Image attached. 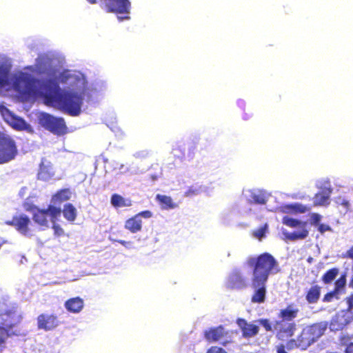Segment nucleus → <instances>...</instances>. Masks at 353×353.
Segmentation results:
<instances>
[{"instance_id":"7","label":"nucleus","mask_w":353,"mask_h":353,"mask_svg":"<svg viewBox=\"0 0 353 353\" xmlns=\"http://www.w3.org/2000/svg\"><path fill=\"white\" fill-rule=\"evenodd\" d=\"M39 81L30 74L21 73L16 77L14 82V89L22 95L30 96L37 92Z\"/></svg>"},{"instance_id":"25","label":"nucleus","mask_w":353,"mask_h":353,"mask_svg":"<svg viewBox=\"0 0 353 353\" xmlns=\"http://www.w3.org/2000/svg\"><path fill=\"white\" fill-rule=\"evenodd\" d=\"M10 66L0 61V88H4L10 83Z\"/></svg>"},{"instance_id":"42","label":"nucleus","mask_w":353,"mask_h":353,"mask_svg":"<svg viewBox=\"0 0 353 353\" xmlns=\"http://www.w3.org/2000/svg\"><path fill=\"white\" fill-rule=\"evenodd\" d=\"M346 303L347 304V307L345 310H348L349 312H352L353 309V293L351 294L349 296L345 298Z\"/></svg>"},{"instance_id":"24","label":"nucleus","mask_w":353,"mask_h":353,"mask_svg":"<svg viewBox=\"0 0 353 353\" xmlns=\"http://www.w3.org/2000/svg\"><path fill=\"white\" fill-rule=\"evenodd\" d=\"M321 288L318 285L311 286L305 294L307 302L310 304L317 303L321 296Z\"/></svg>"},{"instance_id":"51","label":"nucleus","mask_w":353,"mask_h":353,"mask_svg":"<svg viewBox=\"0 0 353 353\" xmlns=\"http://www.w3.org/2000/svg\"><path fill=\"white\" fill-rule=\"evenodd\" d=\"M90 3L94 4L96 3L97 0H87Z\"/></svg>"},{"instance_id":"30","label":"nucleus","mask_w":353,"mask_h":353,"mask_svg":"<svg viewBox=\"0 0 353 353\" xmlns=\"http://www.w3.org/2000/svg\"><path fill=\"white\" fill-rule=\"evenodd\" d=\"M339 273V268H332L325 272V273L322 276L321 280L325 284L330 283L334 280Z\"/></svg>"},{"instance_id":"49","label":"nucleus","mask_w":353,"mask_h":353,"mask_svg":"<svg viewBox=\"0 0 353 353\" xmlns=\"http://www.w3.org/2000/svg\"><path fill=\"white\" fill-rule=\"evenodd\" d=\"M339 204L343 205L346 210H347L350 206L349 201L345 199H343Z\"/></svg>"},{"instance_id":"15","label":"nucleus","mask_w":353,"mask_h":353,"mask_svg":"<svg viewBox=\"0 0 353 353\" xmlns=\"http://www.w3.org/2000/svg\"><path fill=\"white\" fill-rule=\"evenodd\" d=\"M6 223L13 226L19 232L25 236H32L30 225H32L30 218L25 214L14 216L11 221H8Z\"/></svg>"},{"instance_id":"17","label":"nucleus","mask_w":353,"mask_h":353,"mask_svg":"<svg viewBox=\"0 0 353 353\" xmlns=\"http://www.w3.org/2000/svg\"><path fill=\"white\" fill-rule=\"evenodd\" d=\"M267 282L268 281L251 280V286L254 289V292L251 296L252 303H263L265 302L267 294Z\"/></svg>"},{"instance_id":"47","label":"nucleus","mask_w":353,"mask_h":353,"mask_svg":"<svg viewBox=\"0 0 353 353\" xmlns=\"http://www.w3.org/2000/svg\"><path fill=\"white\" fill-rule=\"evenodd\" d=\"M285 348H287L286 347V345H283V344H279L276 346V352L277 353H288L286 350H285Z\"/></svg>"},{"instance_id":"18","label":"nucleus","mask_w":353,"mask_h":353,"mask_svg":"<svg viewBox=\"0 0 353 353\" xmlns=\"http://www.w3.org/2000/svg\"><path fill=\"white\" fill-rule=\"evenodd\" d=\"M236 322L241 330L242 335L244 338H252L259 332V327L256 325L248 323L245 319L239 318Z\"/></svg>"},{"instance_id":"4","label":"nucleus","mask_w":353,"mask_h":353,"mask_svg":"<svg viewBox=\"0 0 353 353\" xmlns=\"http://www.w3.org/2000/svg\"><path fill=\"white\" fill-rule=\"evenodd\" d=\"M22 317L14 308L0 313V346L12 336H19V330L14 327L21 323Z\"/></svg>"},{"instance_id":"52","label":"nucleus","mask_w":353,"mask_h":353,"mask_svg":"<svg viewBox=\"0 0 353 353\" xmlns=\"http://www.w3.org/2000/svg\"><path fill=\"white\" fill-rule=\"evenodd\" d=\"M151 179H152L153 181H154V180H156V179H157V176L152 175V176H151Z\"/></svg>"},{"instance_id":"29","label":"nucleus","mask_w":353,"mask_h":353,"mask_svg":"<svg viewBox=\"0 0 353 353\" xmlns=\"http://www.w3.org/2000/svg\"><path fill=\"white\" fill-rule=\"evenodd\" d=\"M308 230L305 228H301L300 231H294L290 233L285 234V237L290 241H296L299 239H304L308 236Z\"/></svg>"},{"instance_id":"8","label":"nucleus","mask_w":353,"mask_h":353,"mask_svg":"<svg viewBox=\"0 0 353 353\" xmlns=\"http://www.w3.org/2000/svg\"><path fill=\"white\" fill-rule=\"evenodd\" d=\"M40 124L47 130L56 135H63L67 132V126L61 117H55L48 113H42L39 117Z\"/></svg>"},{"instance_id":"32","label":"nucleus","mask_w":353,"mask_h":353,"mask_svg":"<svg viewBox=\"0 0 353 353\" xmlns=\"http://www.w3.org/2000/svg\"><path fill=\"white\" fill-rule=\"evenodd\" d=\"M16 130H23L27 128L26 122L21 118L11 117V121H7Z\"/></svg>"},{"instance_id":"6","label":"nucleus","mask_w":353,"mask_h":353,"mask_svg":"<svg viewBox=\"0 0 353 353\" xmlns=\"http://www.w3.org/2000/svg\"><path fill=\"white\" fill-rule=\"evenodd\" d=\"M100 6L105 12L115 14L119 21L130 19L131 3L129 0H100Z\"/></svg>"},{"instance_id":"46","label":"nucleus","mask_w":353,"mask_h":353,"mask_svg":"<svg viewBox=\"0 0 353 353\" xmlns=\"http://www.w3.org/2000/svg\"><path fill=\"white\" fill-rule=\"evenodd\" d=\"M352 339V336L350 335H342L339 338V341L342 344H345Z\"/></svg>"},{"instance_id":"31","label":"nucleus","mask_w":353,"mask_h":353,"mask_svg":"<svg viewBox=\"0 0 353 353\" xmlns=\"http://www.w3.org/2000/svg\"><path fill=\"white\" fill-rule=\"evenodd\" d=\"M283 223L290 228H305L307 225V222L301 221L298 219H293L289 216H284L283 218Z\"/></svg>"},{"instance_id":"36","label":"nucleus","mask_w":353,"mask_h":353,"mask_svg":"<svg viewBox=\"0 0 353 353\" xmlns=\"http://www.w3.org/2000/svg\"><path fill=\"white\" fill-rule=\"evenodd\" d=\"M70 79L79 81L74 75L71 74L69 71L65 70L60 73L58 81L61 83H66Z\"/></svg>"},{"instance_id":"28","label":"nucleus","mask_w":353,"mask_h":353,"mask_svg":"<svg viewBox=\"0 0 353 353\" xmlns=\"http://www.w3.org/2000/svg\"><path fill=\"white\" fill-rule=\"evenodd\" d=\"M330 192L331 190H329L327 192H321L315 194L314 196V205L320 206L327 205Z\"/></svg>"},{"instance_id":"13","label":"nucleus","mask_w":353,"mask_h":353,"mask_svg":"<svg viewBox=\"0 0 353 353\" xmlns=\"http://www.w3.org/2000/svg\"><path fill=\"white\" fill-rule=\"evenodd\" d=\"M353 321V312L340 310L331 319L330 329L331 331H341Z\"/></svg>"},{"instance_id":"44","label":"nucleus","mask_w":353,"mask_h":353,"mask_svg":"<svg viewBox=\"0 0 353 353\" xmlns=\"http://www.w3.org/2000/svg\"><path fill=\"white\" fill-rule=\"evenodd\" d=\"M317 226H318V230L321 234L324 233L326 231L331 230L330 227L329 225H325V224L319 223Z\"/></svg>"},{"instance_id":"41","label":"nucleus","mask_w":353,"mask_h":353,"mask_svg":"<svg viewBox=\"0 0 353 353\" xmlns=\"http://www.w3.org/2000/svg\"><path fill=\"white\" fill-rule=\"evenodd\" d=\"M321 216L317 213L311 214V223L314 225H318L321 221Z\"/></svg>"},{"instance_id":"20","label":"nucleus","mask_w":353,"mask_h":353,"mask_svg":"<svg viewBox=\"0 0 353 353\" xmlns=\"http://www.w3.org/2000/svg\"><path fill=\"white\" fill-rule=\"evenodd\" d=\"M54 175L52 166L50 164L41 163L37 174V179L41 181H47L52 179Z\"/></svg>"},{"instance_id":"2","label":"nucleus","mask_w":353,"mask_h":353,"mask_svg":"<svg viewBox=\"0 0 353 353\" xmlns=\"http://www.w3.org/2000/svg\"><path fill=\"white\" fill-rule=\"evenodd\" d=\"M327 328V324L325 322H317L305 326L296 338L288 340L287 349L306 350L324 335Z\"/></svg>"},{"instance_id":"26","label":"nucleus","mask_w":353,"mask_h":353,"mask_svg":"<svg viewBox=\"0 0 353 353\" xmlns=\"http://www.w3.org/2000/svg\"><path fill=\"white\" fill-rule=\"evenodd\" d=\"M156 200L163 210L174 209L177 207V205L173 202L172 199L167 195L158 194L156 195Z\"/></svg>"},{"instance_id":"12","label":"nucleus","mask_w":353,"mask_h":353,"mask_svg":"<svg viewBox=\"0 0 353 353\" xmlns=\"http://www.w3.org/2000/svg\"><path fill=\"white\" fill-rule=\"evenodd\" d=\"M225 286L231 290H242L248 288V280L241 270L234 269L227 278Z\"/></svg>"},{"instance_id":"16","label":"nucleus","mask_w":353,"mask_h":353,"mask_svg":"<svg viewBox=\"0 0 353 353\" xmlns=\"http://www.w3.org/2000/svg\"><path fill=\"white\" fill-rule=\"evenodd\" d=\"M37 328L44 331H51L61 323L58 316L54 314L42 313L37 318Z\"/></svg>"},{"instance_id":"40","label":"nucleus","mask_w":353,"mask_h":353,"mask_svg":"<svg viewBox=\"0 0 353 353\" xmlns=\"http://www.w3.org/2000/svg\"><path fill=\"white\" fill-rule=\"evenodd\" d=\"M205 353H227V352L221 347L212 346L206 351Z\"/></svg>"},{"instance_id":"11","label":"nucleus","mask_w":353,"mask_h":353,"mask_svg":"<svg viewBox=\"0 0 353 353\" xmlns=\"http://www.w3.org/2000/svg\"><path fill=\"white\" fill-rule=\"evenodd\" d=\"M274 332L276 338L280 341L291 339L296 330V324L294 322H286L281 320H276L273 323Z\"/></svg>"},{"instance_id":"22","label":"nucleus","mask_w":353,"mask_h":353,"mask_svg":"<svg viewBox=\"0 0 353 353\" xmlns=\"http://www.w3.org/2000/svg\"><path fill=\"white\" fill-rule=\"evenodd\" d=\"M110 203L115 208L130 207L132 205V201L129 198H124L119 194H113L111 196Z\"/></svg>"},{"instance_id":"48","label":"nucleus","mask_w":353,"mask_h":353,"mask_svg":"<svg viewBox=\"0 0 353 353\" xmlns=\"http://www.w3.org/2000/svg\"><path fill=\"white\" fill-rule=\"evenodd\" d=\"M345 353H353V343H350L347 345Z\"/></svg>"},{"instance_id":"21","label":"nucleus","mask_w":353,"mask_h":353,"mask_svg":"<svg viewBox=\"0 0 353 353\" xmlns=\"http://www.w3.org/2000/svg\"><path fill=\"white\" fill-rule=\"evenodd\" d=\"M65 307L72 313H78L83 307V301L79 297H74L65 302Z\"/></svg>"},{"instance_id":"35","label":"nucleus","mask_w":353,"mask_h":353,"mask_svg":"<svg viewBox=\"0 0 353 353\" xmlns=\"http://www.w3.org/2000/svg\"><path fill=\"white\" fill-rule=\"evenodd\" d=\"M201 186L199 185H191L184 192V196L186 197H192L198 195L201 192Z\"/></svg>"},{"instance_id":"19","label":"nucleus","mask_w":353,"mask_h":353,"mask_svg":"<svg viewBox=\"0 0 353 353\" xmlns=\"http://www.w3.org/2000/svg\"><path fill=\"white\" fill-rule=\"evenodd\" d=\"M299 313V309L294 304H290L285 308L280 310L278 317L279 320L286 322H292L297 318Z\"/></svg>"},{"instance_id":"14","label":"nucleus","mask_w":353,"mask_h":353,"mask_svg":"<svg viewBox=\"0 0 353 353\" xmlns=\"http://www.w3.org/2000/svg\"><path fill=\"white\" fill-rule=\"evenodd\" d=\"M152 216L150 210L141 211L125 221L124 228L132 233H137L142 230L141 218L149 219Z\"/></svg>"},{"instance_id":"34","label":"nucleus","mask_w":353,"mask_h":353,"mask_svg":"<svg viewBox=\"0 0 353 353\" xmlns=\"http://www.w3.org/2000/svg\"><path fill=\"white\" fill-rule=\"evenodd\" d=\"M286 208L296 213H305L310 210V208L299 203L288 205Z\"/></svg>"},{"instance_id":"37","label":"nucleus","mask_w":353,"mask_h":353,"mask_svg":"<svg viewBox=\"0 0 353 353\" xmlns=\"http://www.w3.org/2000/svg\"><path fill=\"white\" fill-rule=\"evenodd\" d=\"M346 283V279L345 275H341L340 278H339L335 282V288L334 290H336L337 292L339 290L344 288Z\"/></svg>"},{"instance_id":"23","label":"nucleus","mask_w":353,"mask_h":353,"mask_svg":"<svg viewBox=\"0 0 353 353\" xmlns=\"http://www.w3.org/2000/svg\"><path fill=\"white\" fill-rule=\"evenodd\" d=\"M72 196V192L70 188H63L58 190L52 196L51 201L54 204L61 203L68 201Z\"/></svg>"},{"instance_id":"3","label":"nucleus","mask_w":353,"mask_h":353,"mask_svg":"<svg viewBox=\"0 0 353 353\" xmlns=\"http://www.w3.org/2000/svg\"><path fill=\"white\" fill-rule=\"evenodd\" d=\"M247 265L252 270L251 280L268 281L270 274L279 272V263L270 253L264 252L257 256H250Z\"/></svg>"},{"instance_id":"1","label":"nucleus","mask_w":353,"mask_h":353,"mask_svg":"<svg viewBox=\"0 0 353 353\" xmlns=\"http://www.w3.org/2000/svg\"><path fill=\"white\" fill-rule=\"evenodd\" d=\"M46 85L50 91L45 96L48 101L70 116L77 117L80 114L83 101L81 94L70 91H61L55 80H48Z\"/></svg>"},{"instance_id":"10","label":"nucleus","mask_w":353,"mask_h":353,"mask_svg":"<svg viewBox=\"0 0 353 353\" xmlns=\"http://www.w3.org/2000/svg\"><path fill=\"white\" fill-rule=\"evenodd\" d=\"M18 153L15 141L0 132V164L13 160Z\"/></svg>"},{"instance_id":"5","label":"nucleus","mask_w":353,"mask_h":353,"mask_svg":"<svg viewBox=\"0 0 353 353\" xmlns=\"http://www.w3.org/2000/svg\"><path fill=\"white\" fill-rule=\"evenodd\" d=\"M236 334V330H227L220 325L204 330L203 337L208 343H219L223 346H227L234 342L233 337Z\"/></svg>"},{"instance_id":"50","label":"nucleus","mask_w":353,"mask_h":353,"mask_svg":"<svg viewBox=\"0 0 353 353\" xmlns=\"http://www.w3.org/2000/svg\"><path fill=\"white\" fill-rule=\"evenodd\" d=\"M117 242L125 247L130 243V242L125 241L124 240H118Z\"/></svg>"},{"instance_id":"27","label":"nucleus","mask_w":353,"mask_h":353,"mask_svg":"<svg viewBox=\"0 0 353 353\" xmlns=\"http://www.w3.org/2000/svg\"><path fill=\"white\" fill-rule=\"evenodd\" d=\"M64 218L68 221H74L77 218V210L72 203H66L62 210Z\"/></svg>"},{"instance_id":"39","label":"nucleus","mask_w":353,"mask_h":353,"mask_svg":"<svg viewBox=\"0 0 353 353\" xmlns=\"http://www.w3.org/2000/svg\"><path fill=\"white\" fill-rule=\"evenodd\" d=\"M338 293L339 292L334 290L333 291L329 292L324 295L323 301L324 302H330L332 301L333 298L338 294Z\"/></svg>"},{"instance_id":"33","label":"nucleus","mask_w":353,"mask_h":353,"mask_svg":"<svg viewBox=\"0 0 353 353\" xmlns=\"http://www.w3.org/2000/svg\"><path fill=\"white\" fill-rule=\"evenodd\" d=\"M250 196L252 203L264 205L267 202V196L261 192H253Z\"/></svg>"},{"instance_id":"9","label":"nucleus","mask_w":353,"mask_h":353,"mask_svg":"<svg viewBox=\"0 0 353 353\" xmlns=\"http://www.w3.org/2000/svg\"><path fill=\"white\" fill-rule=\"evenodd\" d=\"M35 208L32 214V219L34 223L42 227H48V216L52 223H56L61 214V208L53 205H49L47 209Z\"/></svg>"},{"instance_id":"45","label":"nucleus","mask_w":353,"mask_h":353,"mask_svg":"<svg viewBox=\"0 0 353 353\" xmlns=\"http://www.w3.org/2000/svg\"><path fill=\"white\" fill-rule=\"evenodd\" d=\"M265 233V227L260 228H259L255 232L254 236L259 239L262 238L264 236Z\"/></svg>"},{"instance_id":"38","label":"nucleus","mask_w":353,"mask_h":353,"mask_svg":"<svg viewBox=\"0 0 353 353\" xmlns=\"http://www.w3.org/2000/svg\"><path fill=\"white\" fill-rule=\"evenodd\" d=\"M260 325H261L265 330L266 332L274 331L273 324H272L269 319H261L259 321Z\"/></svg>"},{"instance_id":"43","label":"nucleus","mask_w":353,"mask_h":353,"mask_svg":"<svg viewBox=\"0 0 353 353\" xmlns=\"http://www.w3.org/2000/svg\"><path fill=\"white\" fill-rule=\"evenodd\" d=\"M52 229L54 230V234L58 236H61L63 234V230L60 225L53 223Z\"/></svg>"}]
</instances>
